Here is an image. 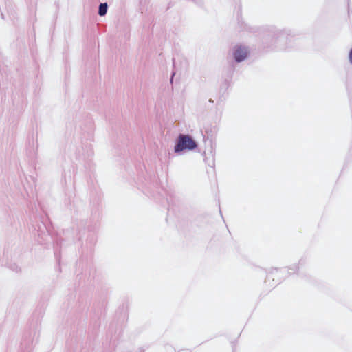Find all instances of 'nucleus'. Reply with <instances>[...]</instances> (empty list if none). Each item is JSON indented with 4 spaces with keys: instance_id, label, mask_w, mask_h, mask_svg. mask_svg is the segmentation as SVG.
I'll list each match as a JSON object with an SVG mask.
<instances>
[{
    "instance_id": "3",
    "label": "nucleus",
    "mask_w": 352,
    "mask_h": 352,
    "mask_svg": "<svg viewBox=\"0 0 352 352\" xmlns=\"http://www.w3.org/2000/svg\"><path fill=\"white\" fill-rule=\"evenodd\" d=\"M107 3H101L99 6L98 14L100 16H104L107 13Z\"/></svg>"
},
{
    "instance_id": "1",
    "label": "nucleus",
    "mask_w": 352,
    "mask_h": 352,
    "mask_svg": "<svg viewBox=\"0 0 352 352\" xmlns=\"http://www.w3.org/2000/svg\"><path fill=\"white\" fill-rule=\"evenodd\" d=\"M197 147L195 140L189 135H180L178 138L177 144L175 146L176 153L184 150H192Z\"/></svg>"
},
{
    "instance_id": "2",
    "label": "nucleus",
    "mask_w": 352,
    "mask_h": 352,
    "mask_svg": "<svg viewBox=\"0 0 352 352\" xmlns=\"http://www.w3.org/2000/svg\"><path fill=\"white\" fill-rule=\"evenodd\" d=\"M248 52L245 47L237 46L234 52V57L237 62H241L248 56Z\"/></svg>"
}]
</instances>
